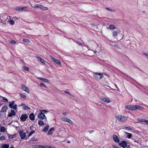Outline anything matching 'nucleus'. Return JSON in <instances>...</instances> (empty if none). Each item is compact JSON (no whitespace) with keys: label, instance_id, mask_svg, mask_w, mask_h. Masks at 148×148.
Returning <instances> with one entry per match:
<instances>
[{"label":"nucleus","instance_id":"f257e3e1","mask_svg":"<svg viewBox=\"0 0 148 148\" xmlns=\"http://www.w3.org/2000/svg\"><path fill=\"white\" fill-rule=\"evenodd\" d=\"M115 117L117 119L118 121L121 122H125L127 120V117L123 115L116 114Z\"/></svg>","mask_w":148,"mask_h":148},{"label":"nucleus","instance_id":"f03ea898","mask_svg":"<svg viewBox=\"0 0 148 148\" xmlns=\"http://www.w3.org/2000/svg\"><path fill=\"white\" fill-rule=\"evenodd\" d=\"M93 77L95 79H99L103 77V75L101 73H95L93 74Z\"/></svg>","mask_w":148,"mask_h":148},{"label":"nucleus","instance_id":"7ed1b4c3","mask_svg":"<svg viewBox=\"0 0 148 148\" xmlns=\"http://www.w3.org/2000/svg\"><path fill=\"white\" fill-rule=\"evenodd\" d=\"M14 101H13L11 103L9 104V106L10 108L14 109L15 110L17 109V105L14 103Z\"/></svg>","mask_w":148,"mask_h":148},{"label":"nucleus","instance_id":"20e7f679","mask_svg":"<svg viewBox=\"0 0 148 148\" xmlns=\"http://www.w3.org/2000/svg\"><path fill=\"white\" fill-rule=\"evenodd\" d=\"M21 87V88L22 90L25 91L28 93H29V88L25 85L23 84L22 85Z\"/></svg>","mask_w":148,"mask_h":148},{"label":"nucleus","instance_id":"39448f33","mask_svg":"<svg viewBox=\"0 0 148 148\" xmlns=\"http://www.w3.org/2000/svg\"><path fill=\"white\" fill-rule=\"evenodd\" d=\"M51 59L53 61L57 64L60 65H61V62H59L58 60H57L56 58H54L52 56L50 55V56Z\"/></svg>","mask_w":148,"mask_h":148},{"label":"nucleus","instance_id":"423d86ee","mask_svg":"<svg viewBox=\"0 0 148 148\" xmlns=\"http://www.w3.org/2000/svg\"><path fill=\"white\" fill-rule=\"evenodd\" d=\"M28 117V116L27 114H23L21 115L20 117V119L22 121H26Z\"/></svg>","mask_w":148,"mask_h":148},{"label":"nucleus","instance_id":"0eeeda50","mask_svg":"<svg viewBox=\"0 0 148 148\" xmlns=\"http://www.w3.org/2000/svg\"><path fill=\"white\" fill-rule=\"evenodd\" d=\"M38 117L41 120L44 119L45 118L46 119V117H45L44 114H43V112H40V113L38 114Z\"/></svg>","mask_w":148,"mask_h":148},{"label":"nucleus","instance_id":"6e6552de","mask_svg":"<svg viewBox=\"0 0 148 148\" xmlns=\"http://www.w3.org/2000/svg\"><path fill=\"white\" fill-rule=\"evenodd\" d=\"M19 133L21 138L22 139L25 138L26 136V133L23 132V130L19 131Z\"/></svg>","mask_w":148,"mask_h":148},{"label":"nucleus","instance_id":"1a4fd4ad","mask_svg":"<svg viewBox=\"0 0 148 148\" xmlns=\"http://www.w3.org/2000/svg\"><path fill=\"white\" fill-rule=\"evenodd\" d=\"M143 108L140 106H139L138 105H132V110H143Z\"/></svg>","mask_w":148,"mask_h":148},{"label":"nucleus","instance_id":"9d476101","mask_svg":"<svg viewBox=\"0 0 148 148\" xmlns=\"http://www.w3.org/2000/svg\"><path fill=\"white\" fill-rule=\"evenodd\" d=\"M127 144V143L125 141H122L119 143V145L123 148H125L126 147Z\"/></svg>","mask_w":148,"mask_h":148},{"label":"nucleus","instance_id":"9b49d317","mask_svg":"<svg viewBox=\"0 0 148 148\" xmlns=\"http://www.w3.org/2000/svg\"><path fill=\"white\" fill-rule=\"evenodd\" d=\"M61 119L63 121L65 122H67L70 124H73V122L69 119L64 117L62 118Z\"/></svg>","mask_w":148,"mask_h":148},{"label":"nucleus","instance_id":"f8f14e48","mask_svg":"<svg viewBox=\"0 0 148 148\" xmlns=\"http://www.w3.org/2000/svg\"><path fill=\"white\" fill-rule=\"evenodd\" d=\"M115 142L119 143V140L118 136L116 135H113L112 136Z\"/></svg>","mask_w":148,"mask_h":148},{"label":"nucleus","instance_id":"ddd939ff","mask_svg":"<svg viewBox=\"0 0 148 148\" xmlns=\"http://www.w3.org/2000/svg\"><path fill=\"white\" fill-rule=\"evenodd\" d=\"M22 106L23 109L25 110L30 109V108H29L28 106H26L25 104H23V103H22L21 105L19 106Z\"/></svg>","mask_w":148,"mask_h":148},{"label":"nucleus","instance_id":"4468645a","mask_svg":"<svg viewBox=\"0 0 148 148\" xmlns=\"http://www.w3.org/2000/svg\"><path fill=\"white\" fill-rule=\"evenodd\" d=\"M8 109L7 106H4L1 109V110L0 111V112H6V110Z\"/></svg>","mask_w":148,"mask_h":148},{"label":"nucleus","instance_id":"2eb2a0df","mask_svg":"<svg viewBox=\"0 0 148 148\" xmlns=\"http://www.w3.org/2000/svg\"><path fill=\"white\" fill-rule=\"evenodd\" d=\"M15 115L16 114L14 110H11L10 113L8 114V116L9 117H11L13 116H15Z\"/></svg>","mask_w":148,"mask_h":148},{"label":"nucleus","instance_id":"dca6fc26","mask_svg":"<svg viewBox=\"0 0 148 148\" xmlns=\"http://www.w3.org/2000/svg\"><path fill=\"white\" fill-rule=\"evenodd\" d=\"M27 8V7H17L16 8V10L18 11H22V10H26Z\"/></svg>","mask_w":148,"mask_h":148},{"label":"nucleus","instance_id":"f3484780","mask_svg":"<svg viewBox=\"0 0 148 148\" xmlns=\"http://www.w3.org/2000/svg\"><path fill=\"white\" fill-rule=\"evenodd\" d=\"M29 118L31 120H34L35 119V117L34 114L33 113H31L29 115Z\"/></svg>","mask_w":148,"mask_h":148},{"label":"nucleus","instance_id":"a211bd4d","mask_svg":"<svg viewBox=\"0 0 148 148\" xmlns=\"http://www.w3.org/2000/svg\"><path fill=\"white\" fill-rule=\"evenodd\" d=\"M36 58L40 62L42 63L45 64V62L44 60L42 59L41 58L38 57L37 56L36 57Z\"/></svg>","mask_w":148,"mask_h":148},{"label":"nucleus","instance_id":"6ab92c4d","mask_svg":"<svg viewBox=\"0 0 148 148\" xmlns=\"http://www.w3.org/2000/svg\"><path fill=\"white\" fill-rule=\"evenodd\" d=\"M101 101L107 103H109L110 102V101L106 98H101Z\"/></svg>","mask_w":148,"mask_h":148},{"label":"nucleus","instance_id":"aec40b11","mask_svg":"<svg viewBox=\"0 0 148 148\" xmlns=\"http://www.w3.org/2000/svg\"><path fill=\"white\" fill-rule=\"evenodd\" d=\"M55 129L53 127L51 128L47 134L49 135L52 134V131H54Z\"/></svg>","mask_w":148,"mask_h":148},{"label":"nucleus","instance_id":"412c9836","mask_svg":"<svg viewBox=\"0 0 148 148\" xmlns=\"http://www.w3.org/2000/svg\"><path fill=\"white\" fill-rule=\"evenodd\" d=\"M8 135L9 138L12 139L13 138H15L16 137V136L15 134L14 135H10L8 134Z\"/></svg>","mask_w":148,"mask_h":148},{"label":"nucleus","instance_id":"4be33fe9","mask_svg":"<svg viewBox=\"0 0 148 148\" xmlns=\"http://www.w3.org/2000/svg\"><path fill=\"white\" fill-rule=\"evenodd\" d=\"M34 8H40V9H42L43 8V5H35L34 6Z\"/></svg>","mask_w":148,"mask_h":148},{"label":"nucleus","instance_id":"5701e85b","mask_svg":"<svg viewBox=\"0 0 148 148\" xmlns=\"http://www.w3.org/2000/svg\"><path fill=\"white\" fill-rule=\"evenodd\" d=\"M9 145L8 144H4L2 145L1 147L2 148H9Z\"/></svg>","mask_w":148,"mask_h":148},{"label":"nucleus","instance_id":"b1692460","mask_svg":"<svg viewBox=\"0 0 148 148\" xmlns=\"http://www.w3.org/2000/svg\"><path fill=\"white\" fill-rule=\"evenodd\" d=\"M38 79L43 81L44 82H45L48 83L49 82V80L48 79H46L42 77H38Z\"/></svg>","mask_w":148,"mask_h":148},{"label":"nucleus","instance_id":"393cba45","mask_svg":"<svg viewBox=\"0 0 148 148\" xmlns=\"http://www.w3.org/2000/svg\"><path fill=\"white\" fill-rule=\"evenodd\" d=\"M146 120L145 119H142L140 118H138V119L137 120L140 122H143L145 123Z\"/></svg>","mask_w":148,"mask_h":148},{"label":"nucleus","instance_id":"a878e982","mask_svg":"<svg viewBox=\"0 0 148 148\" xmlns=\"http://www.w3.org/2000/svg\"><path fill=\"white\" fill-rule=\"evenodd\" d=\"M109 28L110 29L112 30V29H116V27H115L114 25H112V24H111V25H109Z\"/></svg>","mask_w":148,"mask_h":148},{"label":"nucleus","instance_id":"bb28decb","mask_svg":"<svg viewBox=\"0 0 148 148\" xmlns=\"http://www.w3.org/2000/svg\"><path fill=\"white\" fill-rule=\"evenodd\" d=\"M125 133L127 136L128 138H131L132 136V134L126 132H125Z\"/></svg>","mask_w":148,"mask_h":148},{"label":"nucleus","instance_id":"cd10ccee","mask_svg":"<svg viewBox=\"0 0 148 148\" xmlns=\"http://www.w3.org/2000/svg\"><path fill=\"white\" fill-rule=\"evenodd\" d=\"M123 128L124 129L127 130H132V129L130 127H127L125 126H123Z\"/></svg>","mask_w":148,"mask_h":148},{"label":"nucleus","instance_id":"c85d7f7f","mask_svg":"<svg viewBox=\"0 0 148 148\" xmlns=\"http://www.w3.org/2000/svg\"><path fill=\"white\" fill-rule=\"evenodd\" d=\"M126 108L128 110H132V105L127 106Z\"/></svg>","mask_w":148,"mask_h":148},{"label":"nucleus","instance_id":"c756f323","mask_svg":"<svg viewBox=\"0 0 148 148\" xmlns=\"http://www.w3.org/2000/svg\"><path fill=\"white\" fill-rule=\"evenodd\" d=\"M38 124L40 126H42L44 124V122L42 120H40L38 121Z\"/></svg>","mask_w":148,"mask_h":148},{"label":"nucleus","instance_id":"7c9ffc66","mask_svg":"<svg viewBox=\"0 0 148 148\" xmlns=\"http://www.w3.org/2000/svg\"><path fill=\"white\" fill-rule=\"evenodd\" d=\"M8 22L10 24L13 25L14 24V22L13 20H8Z\"/></svg>","mask_w":148,"mask_h":148},{"label":"nucleus","instance_id":"2f4dec72","mask_svg":"<svg viewBox=\"0 0 148 148\" xmlns=\"http://www.w3.org/2000/svg\"><path fill=\"white\" fill-rule=\"evenodd\" d=\"M42 148H55V147H49L47 145H42Z\"/></svg>","mask_w":148,"mask_h":148},{"label":"nucleus","instance_id":"473e14b6","mask_svg":"<svg viewBox=\"0 0 148 148\" xmlns=\"http://www.w3.org/2000/svg\"><path fill=\"white\" fill-rule=\"evenodd\" d=\"M49 127V126L48 125L47 126H46L44 128L43 130L42 131H43L44 132H46L48 130Z\"/></svg>","mask_w":148,"mask_h":148},{"label":"nucleus","instance_id":"72a5a7b5","mask_svg":"<svg viewBox=\"0 0 148 148\" xmlns=\"http://www.w3.org/2000/svg\"><path fill=\"white\" fill-rule=\"evenodd\" d=\"M120 35L121 36H118V38H117V39H118V40H121L123 38V34H121Z\"/></svg>","mask_w":148,"mask_h":148},{"label":"nucleus","instance_id":"f704fd0d","mask_svg":"<svg viewBox=\"0 0 148 148\" xmlns=\"http://www.w3.org/2000/svg\"><path fill=\"white\" fill-rule=\"evenodd\" d=\"M5 130V128L3 127H2L0 128V131L1 132H4Z\"/></svg>","mask_w":148,"mask_h":148},{"label":"nucleus","instance_id":"c9c22d12","mask_svg":"<svg viewBox=\"0 0 148 148\" xmlns=\"http://www.w3.org/2000/svg\"><path fill=\"white\" fill-rule=\"evenodd\" d=\"M117 34L118 33L116 31H114L113 32V35L114 37L116 36Z\"/></svg>","mask_w":148,"mask_h":148},{"label":"nucleus","instance_id":"e433bc0d","mask_svg":"<svg viewBox=\"0 0 148 148\" xmlns=\"http://www.w3.org/2000/svg\"><path fill=\"white\" fill-rule=\"evenodd\" d=\"M24 42H30V41L27 39H24L23 40Z\"/></svg>","mask_w":148,"mask_h":148},{"label":"nucleus","instance_id":"4c0bfd02","mask_svg":"<svg viewBox=\"0 0 148 148\" xmlns=\"http://www.w3.org/2000/svg\"><path fill=\"white\" fill-rule=\"evenodd\" d=\"M106 8L108 10L112 12H114L115 11L114 10H112L108 8Z\"/></svg>","mask_w":148,"mask_h":148},{"label":"nucleus","instance_id":"58836bf2","mask_svg":"<svg viewBox=\"0 0 148 148\" xmlns=\"http://www.w3.org/2000/svg\"><path fill=\"white\" fill-rule=\"evenodd\" d=\"M20 96L21 97H22V98H23L24 99H25L26 98V96L25 95H24L22 93H21V94H20Z\"/></svg>","mask_w":148,"mask_h":148},{"label":"nucleus","instance_id":"ea45409f","mask_svg":"<svg viewBox=\"0 0 148 148\" xmlns=\"http://www.w3.org/2000/svg\"><path fill=\"white\" fill-rule=\"evenodd\" d=\"M41 112H43V114L46 113L47 112H48V111H47L45 110H42L40 111Z\"/></svg>","mask_w":148,"mask_h":148},{"label":"nucleus","instance_id":"a19ab883","mask_svg":"<svg viewBox=\"0 0 148 148\" xmlns=\"http://www.w3.org/2000/svg\"><path fill=\"white\" fill-rule=\"evenodd\" d=\"M23 69L24 70L28 71L29 68L28 67H23Z\"/></svg>","mask_w":148,"mask_h":148},{"label":"nucleus","instance_id":"79ce46f5","mask_svg":"<svg viewBox=\"0 0 148 148\" xmlns=\"http://www.w3.org/2000/svg\"><path fill=\"white\" fill-rule=\"evenodd\" d=\"M40 85L44 88H46L47 87L43 83H40Z\"/></svg>","mask_w":148,"mask_h":148},{"label":"nucleus","instance_id":"37998d69","mask_svg":"<svg viewBox=\"0 0 148 148\" xmlns=\"http://www.w3.org/2000/svg\"><path fill=\"white\" fill-rule=\"evenodd\" d=\"M35 132V131L34 130H33L31 132H30L29 133V134L28 136H31L32 134H34Z\"/></svg>","mask_w":148,"mask_h":148},{"label":"nucleus","instance_id":"c03bdc74","mask_svg":"<svg viewBox=\"0 0 148 148\" xmlns=\"http://www.w3.org/2000/svg\"><path fill=\"white\" fill-rule=\"evenodd\" d=\"M32 147L34 148H38V145H32Z\"/></svg>","mask_w":148,"mask_h":148},{"label":"nucleus","instance_id":"a18cd8bd","mask_svg":"<svg viewBox=\"0 0 148 148\" xmlns=\"http://www.w3.org/2000/svg\"><path fill=\"white\" fill-rule=\"evenodd\" d=\"M142 54L148 57V53H147L143 52L142 53Z\"/></svg>","mask_w":148,"mask_h":148},{"label":"nucleus","instance_id":"49530a36","mask_svg":"<svg viewBox=\"0 0 148 148\" xmlns=\"http://www.w3.org/2000/svg\"><path fill=\"white\" fill-rule=\"evenodd\" d=\"M3 100L5 101V102H8V100L5 97H3Z\"/></svg>","mask_w":148,"mask_h":148},{"label":"nucleus","instance_id":"de8ad7c7","mask_svg":"<svg viewBox=\"0 0 148 148\" xmlns=\"http://www.w3.org/2000/svg\"><path fill=\"white\" fill-rule=\"evenodd\" d=\"M5 137L4 136H2L0 137V140H4L5 139Z\"/></svg>","mask_w":148,"mask_h":148},{"label":"nucleus","instance_id":"09e8293b","mask_svg":"<svg viewBox=\"0 0 148 148\" xmlns=\"http://www.w3.org/2000/svg\"><path fill=\"white\" fill-rule=\"evenodd\" d=\"M31 140L32 141H36L37 140L36 138H35V137L32 138Z\"/></svg>","mask_w":148,"mask_h":148},{"label":"nucleus","instance_id":"8fccbe9b","mask_svg":"<svg viewBox=\"0 0 148 148\" xmlns=\"http://www.w3.org/2000/svg\"><path fill=\"white\" fill-rule=\"evenodd\" d=\"M42 9L43 10H48V8L47 7H44L43 6V8H42Z\"/></svg>","mask_w":148,"mask_h":148},{"label":"nucleus","instance_id":"3c124183","mask_svg":"<svg viewBox=\"0 0 148 148\" xmlns=\"http://www.w3.org/2000/svg\"><path fill=\"white\" fill-rule=\"evenodd\" d=\"M112 147L113 148H119L118 147H117L116 146L113 145H112Z\"/></svg>","mask_w":148,"mask_h":148},{"label":"nucleus","instance_id":"603ef678","mask_svg":"<svg viewBox=\"0 0 148 148\" xmlns=\"http://www.w3.org/2000/svg\"><path fill=\"white\" fill-rule=\"evenodd\" d=\"M11 42L14 44H15L16 43V42L14 40H12L11 41Z\"/></svg>","mask_w":148,"mask_h":148},{"label":"nucleus","instance_id":"864d4df0","mask_svg":"<svg viewBox=\"0 0 148 148\" xmlns=\"http://www.w3.org/2000/svg\"><path fill=\"white\" fill-rule=\"evenodd\" d=\"M94 131V130H92L91 131H88V132H89V133H92Z\"/></svg>","mask_w":148,"mask_h":148},{"label":"nucleus","instance_id":"5fc2aeb1","mask_svg":"<svg viewBox=\"0 0 148 148\" xmlns=\"http://www.w3.org/2000/svg\"><path fill=\"white\" fill-rule=\"evenodd\" d=\"M42 145H38V148H42Z\"/></svg>","mask_w":148,"mask_h":148},{"label":"nucleus","instance_id":"6e6d98bb","mask_svg":"<svg viewBox=\"0 0 148 148\" xmlns=\"http://www.w3.org/2000/svg\"><path fill=\"white\" fill-rule=\"evenodd\" d=\"M114 47H116L119 48V46L117 45H114Z\"/></svg>","mask_w":148,"mask_h":148},{"label":"nucleus","instance_id":"4d7b16f0","mask_svg":"<svg viewBox=\"0 0 148 148\" xmlns=\"http://www.w3.org/2000/svg\"><path fill=\"white\" fill-rule=\"evenodd\" d=\"M65 93H67V94H69L70 95V93L69 92L65 91Z\"/></svg>","mask_w":148,"mask_h":148},{"label":"nucleus","instance_id":"13d9d810","mask_svg":"<svg viewBox=\"0 0 148 148\" xmlns=\"http://www.w3.org/2000/svg\"><path fill=\"white\" fill-rule=\"evenodd\" d=\"M3 24H4L5 25H6V23H4L3 22H2V21L1 22Z\"/></svg>","mask_w":148,"mask_h":148},{"label":"nucleus","instance_id":"bf43d9fd","mask_svg":"<svg viewBox=\"0 0 148 148\" xmlns=\"http://www.w3.org/2000/svg\"><path fill=\"white\" fill-rule=\"evenodd\" d=\"M79 45H82V43H81V42H78L77 43Z\"/></svg>","mask_w":148,"mask_h":148},{"label":"nucleus","instance_id":"052dcab7","mask_svg":"<svg viewBox=\"0 0 148 148\" xmlns=\"http://www.w3.org/2000/svg\"><path fill=\"white\" fill-rule=\"evenodd\" d=\"M67 114V113L66 112H64L63 113V114L64 115H66Z\"/></svg>","mask_w":148,"mask_h":148},{"label":"nucleus","instance_id":"680f3d73","mask_svg":"<svg viewBox=\"0 0 148 148\" xmlns=\"http://www.w3.org/2000/svg\"><path fill=\"white\" fill-rule=\"evenodd\" d=\"M145 123L148 124V120H146V121L145 122Z\"/></svg>","mask_w":148,"mask_h":148},{"label":"nucleus","instance_id":"e2e57ef3","mask_svg":"<svg viewBox=\"0 0 148 148\" xmlns=\"http://www.w3.org/2000/svg\"><path fill=\"white\" fill-rule=\"evenodd\" d=\"M126 146L128 148H130V146L129 145H127V146Z\"/></svg>","mask_w":148,"mask_h":148},{"label":"nucleus","instance_id":"0e129e2a","mask_svg":"<svg viewBox=\"0 0 148 148\" xmlns=\"http://www.w3.org/2000/svg\"><path fill=\"white\" fill-rule=\"evenodd\" d=\"M16 18V19H18V17H15L14 18Z\"/></svg>","mask_w":148,"mask_h":148},{"label":"nucleus","instance_id":"69168bd1","mask_svg":"<svg viewBox=\"0 0 148 148\" xmlns=\"http://www.w3.org/2000/svg\"><path fill=\"white\" fill-rule=\"evenodd\" d=\"M68 143H70L71 141H69H69H68Z\"/></svg>","mask_w":148,"mask_h":148},{"label":"nucleus","instance_id":"338daca9","mask_svg":"<svg viewBox=\"0 0 148 148\" xmlns=\"http://www.w3.org/2000/svg\"><path fill=\"white\" fill-rule=\"evenodd\" d=\"M10 148H14L13 147H11Z\"/></svg>","mask_w":148,"mask_h":148}]
</instances>
